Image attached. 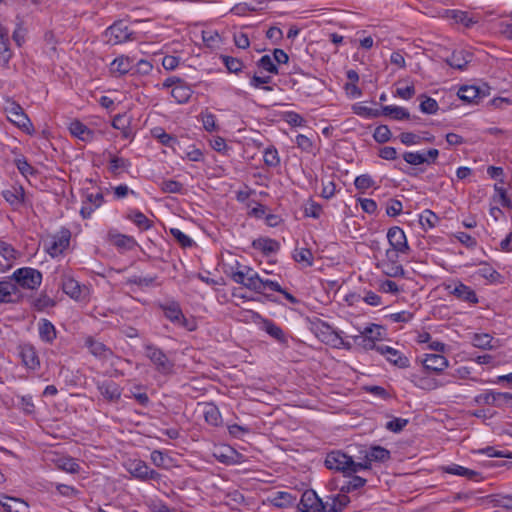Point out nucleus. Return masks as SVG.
<instances>
[{
  "instance_id": "393cba45",
  "label": "nucleus",
  "mask_w": 512,
  "mask_h": 512,
  "mask_svg": "<svg viewBox=\"0 0 512 512\" xmlns=\"http://www.w3.org/2000/svg\"><path fill=\"white\" fill-rule=\"evenodd\" d=\"M70 133L78 139L90 142L94 139V132L79 120H73L69 124Z\"/></svg>"
},
{
  "instance_id": "09e8293b",
  "label": "nucleus",
  "mask_w": 512,
  "mask_h": 512,
  "mask_svg": "<svg viewBox=\"0 0 512 512\" xmlns=\"http://www.w3.org/2000/svg\"><path fill=\"white\" fill-rule=\"evenodd\" d=\"M492 337L489 334H474L472 337L473 346L481 349H491Z\"/></svg>"
},
{
  "instance_id": "37998d69",
  "label": "nucleus",
  "mask_w": 512,
  "mask_h": 512,
  "mask_svg": "<svg viewBox=\"0 0 512 512\" xmlns=\"http://www.w3.org/2000/svg\"><path fill=\"white\" fill-rule=\"evenodd\" d=\"M132 61L128 57H118L111 63V71L120 75L128 73L132 69Z\"/></svg>"
},
{
  "instance_id": "f3484780",
  "label": "nucleus",
  "mask_w": 512,
  "mask_h": 512,
  "mask_svg": "<svg viewBox=\"0 0 512 512\" xmlns=\"http://www.w3.org/2000/svg\"><path fill=\"white\" fill-rule=\"evenodd\" d=\"M97 389L100 394L109 402H117L121 397V388L120 386L110 380H106L103 382H97Z\"/></svg>"
},
{
  "instance_id": "4468645a",
  "label": "nucleus",
  "mask_w": 512,
  "mask_h": 512,
  "mask_svg": "<svg viewBox=\"0 0 512 512\" xmlns=\"http://www.w3.org/2000/svg\"><path fill=\"white\" fill-rule=\"evenodd\" d=\"M448 292L456 297L459 300L471 303V304H477L478 303V297L475 293V291L463 284L462 282H455L453 284H449L447 286Z\"/></svg>"
},
{
  "instance_id": "8fccbe9b",
  "label": "nucleus",
  "mask_w": 512,
  "mask_h": 512,
  "mask_svg": "<svg viewBox=\"0 0 512 512\" xmlns=\"http://www.w3.org/2000/svg\"><path fill=\"white\" fill-rule=\"evenodd\" d=\"M403 159L411 165H420L423 163H429L427 157L420 152H405Z\"/></svg>"
},
{
  "instance_id": "de8ad7c7",
  "label": "nucleus",
  "mask_w": 512,
  "mask_h": 512,
  "mask_svg": "<svg viewBox=\"0 0 512 512\" xmlns=\"http://www.w3.org/2000/svg\"><path fill=\"white\" fill-rule=\"evenodd\" d=\"M222 62L231 73H239L243 68V62L231 56H221Z\"/></svg>"
},
{
  "instance_id": "e433bc0d",
  "label": "nucleus",
  "mask_w": 512,
  "mask_h": 512,
  "mask_svg": "<svg viewBox=\"0 0 512 512\" xmlns=\"http://www.w3.org/2000/svg\"><path fill=\"white\" fill-rule=\"evenodd\" d=\"M18 292L17 286L10 281H0V302H12V296Z\"/></svg>"
},
{
  "instance_id": "49530a36",
  "label": "nucleus",
  "mask_w": 512,
  "mask_h": 512,
  "mask_svg": "<svg viewBox=\"0 0 512 512\" xmlns=\"http://www.w3.org/2000/svg\"><path fill=\"white\" fill-rule=\"evenodd\" d=\"M263 160L266 166L275 168L280 165V157L275 147L271 146L264 150Z\"/></svg>"
},
{
  "instance_id": "3c124183",
  "label": "nucleus",
  "mask_w": 512,
  "mask_h": 512,
  "mask_svg": "<svg viewBox=\"0 0 512 512\" xmlns=\"http://www.w3.org/2000/svg\"><path fill=\"white\" fill-rule=\"evenodd\" d=\"M258 67L269 73L278 74V68L270 55L262 56L257 62Z\"/></svg>"
},
{
  "instance_id": "aec40b11",
  "label": "nucleus",
  "mask_w": 512,
  "mask_h": 512,
  "mask_svg": "<svg viewBox=\"0 0 512 512\" xmlns=\"http://www.w3.org/2000/svg\"><path fill=\"white\" fill-rule=\"evenodd\" d=\"M0 505L5 512H29L28 504L24 500L16 497L1 495Z\"/></svg>"
},
{
  "instance_id": "473e14b6",
  "label": "nucleus",
  "mask_w": 512,
  "mask_h": 512,
  "mask_svg": "<svg viewBox=\"0 0 512 512\" xmlns=\"http://www.w3.org/2000/svg\"><path fill=\"white\" fill-rule=\"evenodd\" d=\"M253 247L264 254H271L279 250V243L269 238H260L253 242Z\"/></svg>"
},
{
  "instance_id": "338daca9",
  "label": "nucleus",
  "mask_w": 512,
  "mask_h": 512,
  "mask_svg": "<svg viewBox=\"0 0 512 512\" xmlns=\"http://www.w3.org/2000/svg\"><path fill=\"white\" fill-rule=\"evenodd\" d=\"M408 424V420L404 418H393L392 420L386 423V429L392 431L394 433H398L404 429V427Z\"/></svg>"
},
{
  "instance_id": "f257e3e1",
  "label": "nucleus",
  "mask_w": 512,
  "mask_h": 512,
  "mask_svg": "<svg viewBox=\"0 0 512 512\" xmlns=\"http://www.w3.org/2000/svg\"><path fill=\"white\" fill-rule=\"evenodd\" d=\"M231 278L235 283L259 294H264L267 290L281 291L278 282L261 278L257 272L245 265L238 266L237 270L232 272Z\"/></svg>"
},
{
  "instance_id": "4c0bfd02",
  "label": "nucleus",
  "mask_w": 512,
  "mask_h": 512,
  "mask_svg": "<svg viewBox=\"0 0 512 512\" xmlns=\"http://www.w3.org/2000/svg\"><path fill=\"white\" fill-rule=\"evenodd\" d=\"M10 58L8 30H0V62L7 64Z\"/></svg>"
},
{
  "instance_id": "0e129e2a",
  "label": "nucleus",
  "mask_w": 512,
  "mask_h": 512,
  "mask_svg": "<svg viewBox=\"0 0 512 512\" xmlns=\"http://www.w3.org/2000/svg\"><path fill=\"white\" fill-rule=\"evenodd\" d=\"M354 112L357 115L366 117V118H377L382 116L381 109H373L366 106H359L354 108Z\"/></svg>"
},
{
  "instance_id": "7ed1b4c3",
  "label": "nucleus",
  "mask_w": 512,
  "mask_h": 512,
  "mask_svg": "<svg viewBox=\"0 0 512 512\" xmlns=\"http://www.w3.org/2000/svg\"><path fill=\"white\" fill-rule=\"evenodd\" d=\"M145 356L150 360L154 369L161 375H170L174 372V362L159 347L147 343L144 345Z\"/></svg>"
},
{
  "instance_id": "2f4dec72",
  "label": "nucleus",
  "mask_w": 512,
  "mask_h": 512,
  "mask_svg": "<svg viewBox=\"0 0 512 512\" xmlns=\"http://www.w3.org/2000/svg\"><path fill=\"white\" fill-rule=\"evenodd\" d=\"M382 116H391L395 120L409 119L410 113L403 107L387 105L381 108Z\"/></svg>"
},
{
  "instance_id": "423d86ee",
  "label": "nucleus",
  "mask_w": 512,
  "mask_h": 512,
  "mask_svg": "<svg viewBox=\"0 0 512 512\" xmlns=\"http://www.w3.org/2000/svg\"><path fill=\"white\" fill-rule=\"evenodd\" d=\"M71 232L63 228L44 240L45 251L53 258L60 256L69 246Z\"/></svg>"
},
{
  "instance_id": "dca6fc26",
  "label": "nucleus",
  "mask_w": 512,
  "mask_h": 512,
  "mask_svg": "<svg viewBox=\"0 0 512 512\" xmlns=\"http://www.w3.org/2000/svg\"><path fill=\"white\" fill-rule=\"evenodd\" d=\"M37 330L40 340L45 344L52 345L57 338L56 327L46 318L39 319L37 322Z\"/></svg>"
},
{
  "instance_id": "1a4fd4ad",
  "label": "nucleus",
  "mask_w": 512,
  "mask_h": 512,
  "mask_svg": "<svg viewBox=\"0 0 512 512\" xmlns=\"http://www.w3.org/2000/svg\"><path fill=\"white\" fill-rule=\"evenodd\" d=\"M61 286L63 292L76 301H87L89 299V288L85 285H80L78 281L69 275H63Z\"/></svg>"
},
{
  "instance_id": "f704fd0d",
  "label": "nucleus",
  "mask_w": 512,
  "mask_h": 512,
  "mask_svg": "<svg viewBox=\"0 0 512 512\" xmlns=\"http://www.w3.org/2000/svg\"><path fill=\"white\" fill-rule=\"evenodd\" d=\"M126 217L127 219L131 220L140 230H148L152 226V222L138 210H131Z\"/></svg>"
},
{
  "instance_id": "603ef678",
  "label": "nucleus",
  "mask_w": 512,
  "mask_h": 512,
  "mask_svg": "<svg viewBox=\"0 0 512 512\" xmlns=\"http://www.w3.org/2000/svg\"><path fill=\"white\" fill-rule=\"evenodd\" d=\"M373 137L378 143H385L391 138V131L387 125H379L376 127Z\"/></svg>"
},
{
  "instance_id": "a18cd8bd",
  "label": "nucleus",
  "mask_w": 512,
  "mask_h": 512,
  "mask_svg": "<svg viewBox=\"0 0 512 512\" xmlns=\"http://www.w3.org/2000/svg\"><path fill=\"white\" fill-rule=\"evenodd\" d=\"M383 334L384 329L382 326L377 324H370L369 326L365 327L363 331H361L360 335L373 341H379L383 338Z\"/></svg>"
},
{
  "instance_id": "4d7b16f0",
  "label": "nucleus",
  "mask_w": 512,
  "mask_h": 512,
  "mask_svg": "<svg viewBox=\"0 0 512 512\" xmlns=\"http://www.w3.org/2000/svg\"><path fill=\"white\" fill-rule=\"evenodd\" d=\"M58 466L68 473H77L80 469L79 464L73 458H61Z\"/></svg>"
},
{
  "instance_id": "6e6d98bb",
  "label": "nucleus",
  "mask_w": 512,
  "mask_h": 512,
  "mask_svg": "<svg viewBox=\"0 0 512 512\" xmlns=\"http://www.w3.org/2000/svg\"><path fill=\"white\" fill-rule=\"evenodd\" d=\"M304 213L307 217L318 219L322 213V207L320 204L310 200L304 206Z\"/></svg>"
},
{
  "instance_id": "864d4df0",
  "label": "nucleus",
  "mask_w": 512,
  "mask_h": 512,
  "mask_svg": "<svg viewBox=\"0 0 512 512\" xmlns=\"http://www.w3.org/2000/svg\"><path fill=\"white\" fill-rule=\"evenodd\" d=\"M438 103L435 99L425 96L420 103V110L426 114H435L438 111Z\"/></svg>"
},
{
  "instance_id": "58836bf2",
  "label": "nucleus",
  "mask_w": 512,
  "mask_h": 512,
  "mask_svg": "<svg viewBox=\"0 0 512 512\" xmlns=\"http://www.w3.org/2000/svg\"><path fill=\"white\" fill-rule=\"evenodd\" d=\"M495 29L504 38L512 40V15L499 19L495 23Z\"/></svg>"
},
{
  "instance_id": "680f3d73",
  "label": "nucleus",
  "mask_w": 512,
  "mask_h": 512,
  "mask_svg": "<svg viewBox=\"0 0 512 512\" xmlns=\"http://www.w3.org/2000/svg\"><path fill=\"white\" fill-rule=\"evenodd\" d=\"M270 81H271V77L270 76L260 77V76L254 75L250 79V85L252 87H254V88H260V89H263L265 91H272L273 88L271 86H265V84L270 83Z\"/></svg>"
},
{
  "instance_id": "c9c22d12",
  "label": "nucleus",
  "mask_w": 512,
  "mask_h": 512,
  "mask_svg": "<svg viewBox=\"0 0 512 512\" xmlns=\"http://www.w3.org/2000/svg\"><path fill=\"white\" fill-rule=\"evenodd\" d=\"M443 469L446 473L465 477L467 479H475L479 475L478 472L457 464L446 466Z\"/></svg>"
},
{
  "instance_id": "ddd939ff",
  "label": "nucleus",
  "mask_w": 512,
  "mask_h": 512,
  "mask_svg": "<svg viewBox=\"0 0 512 512\" xmlns=\"http://www.w3.org/2000/svg\"><path fill=\"white\" fill-rule=\"evenodd\" d=\"M131 32L123 21L115 22L105 31V41L110 45H117L130 39Z\"/></svg>"
},
{
  "instance_id": "ea45409f",
  "label": "nucleus",
  "mask_w": 512,
  "mask_h": 512,
  "mask_svg": "<svg viewBox=\"0 0 512 512\" xmlns=\"http://www.w3.org/2000/svg\"><path fill=\"white\" fill-rule=\"evenodd\" d=\"M128 284H134L141 288L159 286L158 276H132L127 280Z\"/></svg>"
},
{
  "instance_id": "13d9d810",
  "label": "nucleus",
  "mask_w": 512,
  "mask_h": 512,
  "mask_svg": "<svg viewBox=\"0 0 512 512\" xmlns=\"http://www.w3.org/2000/svg\"><path fill=\"white\" fill-rule=\"evenodd\" d=\"M295 143L304 152L311 153L313 151V141L306 135L298 134Z\"/></svg>"
},
{
  "instance_id": "5fc2aeb1",
  "label": "nucleus",
  "mask_w": 512,
  "mask_h": 512,
  "mask_svg": "<svg viewBox=\"0 0 512 512\" xmlns=\"http://www.w3.org/2000/svg\"><path fill=\"white\" fill-rule=\"evenodd\" d=\"M366 484V479L360 476H352L351 479L341 488L342 492H351L363 487Z\"/></svg>"
},
{
  "instance_id": "6e6552de",
  "label": "nucleus",
  "mask_w": 512,
  "mask_h": 512,
  "mask_svg": "<svg viewBox=\"0 0 512 512\" xmlns=\"http://www.w3.org/2000/svg\"><path fill=\"white\" fill-rule=\"evenodd\" d=\"M250 316V319L258 324L260 328L265 331L271 338L276 340L277 342L281 344H287L288 343V337L286 333L283 331V329L276 325L272 320L263 318L259 313L248 311L247 312Z\"/></svg>"
},
{
  "instance_id": "412c9836",
  "label": "nucleus",
  "mask_w": 512,
  "mask_h": 512,
  "mask_svg": "<svg viewBox=\"0 0 512 512\" xmlns=\"http://www.w3.org/2000/svg\"><path fill=\"white\" fill-rule=\"evenodd\" d=\"M512 399V394L501 392H486L475 397L478 404L500 405L501 402Z\"/></svg>"
},
{
  "instance_id": "6ab92c4d",
  "label": "nucleus",
  "mask_w": 512,
  "mask_h": 512,
  "mask_svg": "<svg viewBox=\"0 0 512 512\" xmlns=\"http://www.w3.org/2000/svg\"><path fill=\"white\" fill-rule=\"evenodd\" d=\"M20 357L22 363L30 370H36L40 367V360L36 349L30 344L20 346Z\"/></svg>"
},
{
  "instance_id": "bb28decb",
  "label": "nucleus",
  "mask_w": 512,
  "mask_h": 512,
  "mask_svg": "<svg viewBox=\"0 0 512 512\" xmlns=\"http://www.w3.org/2000/svg\"><path fill=\"white\" fill-rule=\"evenodd\" d=\"M5 200L14 207H19L24 203L25 192L21 186H14L3 191Z\"/></svg>"
},
{
  "instance_id": "69168bd1",
  "label": "nucleus",
  "mask_w": 512,
  "mask_h": 512,
  "mask_svg": "<svg viewBox=\"0 0 512 512\" xmlns=\"http://www.w3.org/2000/svg\"><path fill=\"white\" fill-rule=\"evenodd\" d=\"M55 302L47 295L41 294L38 298H36L33 302V306L38 311H42L48 307H53Z\"/></svg>"
},
{
  "instance_id": "2eb2a0df",
  "label": "nucleus",
  "mask_w": 512,
  "mask_h": 512,
  "mask_svg": "<svg viewBox=\"0 0 512 512\" xmlns=\"http://www.w3.org/2000/svg\"><path fill=\"white\" fill-rule=\"evenodd\" d=\"M377 352L384 355L390 363L399 368H407L409 366V359L403 353L390 346L381 344L377 347Z\"/></svg>"
},
{
  "instance_id": "5701e85b",
  "label": "nucleus",
  "mask_w": 512,
  "mask_h": 512,
  "mask_svg": "<svg viewBox=\"0 0 512 512\" xmlns=\"http://www.w3.org/2000/svg\"><path fill=\"white\" fill-rule=\"evenodd\" d=\"M472 60V54L465 50H455L446 62L452 68L464 70L468 63Z\"/></svg>"
},
{
  "instance_id": "a211bd4d",
  "label": "nucleus",
  "mask_w": 512,
  "mask_h": 512,
  "mask_svg": "<svg viewBox=\"0 0 512 512\" xmlns=\"http://www.w3.org/2000/svg\"><path fill=\"white\" fill-rule=\"evenodd\" d=\"M302 512H323V502L318 498L314 491H306L303 493L301 500Z\"/></svg>"
},
{
  "instance_id": "cd10ccee",
  "label": "nucleus",
  "mask_w": 512,
  "mask_h": 512,
  "mask_svg": "<svg viewBox=\"0 0 512 512\" xmlns=\"http://www.w3.org/2000/svg\"><path fill=\"white\" fill-rule=\"evenodd\" d=\"M192 89L190 86L181 80L180 83L175 85L171 90V96L176 100L177 103H185L187 102L191 95H192Z\"/></svg>"
},
{
  "instance_id": "0eeeda50",
  "label": "nucleus",
  "mask_w": 512,
  "mask_h": 512,
  "mask_svg": "<svg viewBox=\"0 0 512 512\" xmlns=\"http://www.w3.org/2000/svg\"><path fill=\"white\" fill-rule=\"evenodd\" d=\"M11 278L24 289H37L42 282V274L37 269L23 267L15 270Z\"/></svg>"
},
{
  "instance_id": "20e7f679",
  "label": "nucleus",
  "mask_w": 512,
  "mask_h": 512,
  "mask_svg": "<svg viewBox=\"0 0 512 512\" xmlns=\"http://www.w3.org/2000/svg\"><path fill=\"white\" fill-rule=\"evenodd\" d=\"M387 240L391 246V249L386 251V257L395 262L397 254H407L410 251L407 237L403 229L398 226H393L388 229Z\"/></svg>"
},
{
  "instance_id": "b1692460",
  "label": "nucleus",
  "mask_w": 512,
  "mask_h": 512,
  "mask_svg": "<svg viewBox=\"0 0 512 512\" xmlns=\"http://www.w3.org/2000/svg\"><path fill=\"white\" fill-rule=\"evenodd\" d=\"M423 366L427 370L441 372L448 367V360L441 354H427L423 360Z\"/></svg>"
},
{
  "instance_id": "f03ea898",
  "label": "nucleus",
  "mask_w": 512,
  "mask_h": 512,
  "mask_svg": "<svg viewBox=\"0 0 512 512\" xmlns=\"http://www.w3.org/2000/svg\"><path fill=\"white\" fill-rule=\"evenodd\" d=\"M325 466L330 470L342 472L345 476H352L361 471V465L351 456L336 450L331 451L325 458Z\"/></svg>"
},
{
  "instance_id": "f8f14e48",
  "label": "nucleus",
  "mask_w": 512,
  "mask_h": 512,
  "mask_svg": "<svg viewBox=\"0 0 512 512\" xmlns=\"http://www.w3.org/2000/svg\"><path fill=\"white\" fill-rule=\"evenodd\" d=\"M390 458L391 454L389 450L382 446L375 445L364 451V457L358 464L362 466L361 470H370L372 463H385L390 460Z\"/></svg>"
},
{
  "instance_id": "9b49d317",
  "label": "nucleus",
  "mask_w": 512,
  "mask_h": 512,
  "mask_svg": "<svg viewBox=\"0 0 512 512\" xmlns=\"http://www.w3.org/2000/svg\"><path fill=\"white\" fill-rule=\"evenodd\" d=\"M162 309L165 317L175 325L183 327L188 331H193L196 329L195 321L189 320L183 315L178 303L172 302L170 304L163 305Z\"/></svg>"
},
{
  "instance_id": "774afa93",
  "label": "nucleus",
  "mask_w": 512,
  "mask_h": 512,
  "mask_svg": "<svg viewBox=\"0 0 512 512\" xmlns=\"http://www.w3.org/2000/svg\"><path fill=\"white\" fill-rule=\"evenodd\" d=\"M402 202L397 199H390L386 206V213L390 217H395L402 212Z\"/></svg>"
},
{
  "instance_id": "bf43d9fd",
  "label": "nucleus",
  "mask_w": 512,
  "mask_h": 512,
  "mask_svg": "<svg viewBox=\"0 0 512 512\" xmlns=\"http://www.w3.org/2000/svg\"><path fill=\"white\" fill-rule=\"evenodd\" d=\"M161 190L165 193H181L183 185L175 180H164L161 183Z\"/></svg>"
},
{
  "instance_id": "72a5a7b5",
  "label": "nucleus",
  "mask_w": 512,
  "mask_h": 512,
  "mask_svg": "<svg viewBox=\"0 0 512 512\" xmlns=\"http://www.w3.org/2000/svg\"><path fill=\"white\" fill-rule=\"evenodd\" d=\"M109 170L112 174L118 175L119 173L128 170L130 167L129 160L114 156L109 153Z\"/></svg>"
},
{
  "instance_id": "c85d7f7f",
  "label": "nucleus",
  "mask_w": 512,
  "mask_h": 512,
  "mask_svg": "<svg viewBox=\"0 0 512 512\" xmlns=\"http://www.w3.org/2000/svg\"><path fill=\"white\" fill-rule=\"evenodd\" d=\"M293 259L302 264L303 267H311L313 265V253L308 248H298L296 247L293 251Z\"/></svg>"
},
{
  "instance_id": "9d476101",
  "label": "nucleus",
  "mask_w": 512,
  "mask_h": 512,
  "mask_svg": "<svg viewBox=\"0 0 512 512\" xmlns=\"http://www.w3.org/2000/svg\"><path fill=\"white\" fill-rule=\"evenodd\" d=\"M126 468L134 478L141 481L160 479V474L151 469L146 462L140 459L129 460L126 463Z\"/></svg>"
},
{
  "instance_id": "7c9ffc66",
  "label": "nucleus",
  "mask_w": 512,
  "mask_h": 512,
  "mask_svg": "<svg viewBox=\"0 0 512 512\" xmlns=\"http://www.w3.org/2000/svg\"><path fill=\"white\" fill-rule=\"evenodd\" d=\"M203 416L205 421L212 426H218L222 422L221 414L214 404L204 405Z\"/></svg>"
},
{
  "instance_id": "4be33fe9",
  "label": "nucleus",
  "mask_w": 512,
  "mask_h": 512,
  "mask_svg": "<svg viewBox=\"0 0 512 512\" xmlns=\"http://www.w3.org/2000/svg\"><path fill=\"white\" fill-rule=\"evenodd\" d=\"M108 240L116 247L125 250H132L136 241L132 236L120 234L115 230H110L107 234Z\"/></svg>"
},
{
  "instance_id": "79ce46f5",
  "label": "nucleus",
  "mask_w": 512,
  "mask_h": 512,
  "mask_svg": "<svg viewBox=\"0 0 512 512\" xmlns=\"http://www.w3.org/2000/svg\"><path fill=\"white\" fill-rule=\"evenodd\" d=\"M457 95L462 101L472 103L480 97V91L476 86H463L459 89Z\"/></svg>"
},
{
  "instance_id": "39448f33",
  "label": "nucleus",
  "mask_w": 512,
  "mask_h": 512,
  "mask_svg": "<svg viewBox=\"0 0 512 512\" xmlns=\"http://www.w3.org/2000/svg\"><path fill=\"white\" fill-rule=\"evenodd\" d=\"M3 109L11 123L27 133H31L33 131V124L31 120L17 102L10 98L6 99Z\"/></svg>"
},
{
  "instance_id": "052dcab7",
  "label": "nucleus",
  "mask_w": 512,
  "mask_h": 512,
  "mask_svg": "<svg viewBox=\"0 0 512 512\" xmlns=\"http://www.w3.org/2000/svg\"><path fill=\"white\" fill-rule=\"evenodd\" d=\"M414 377H415V380H413V381H414L415 385L422 389L432 390V389H436L442 385V383H439L438 381H436L434 379L423 378V377L417 378L416 376H414Z\"/></svg>"
},
{
  "instance_id": "a19ab883",
  "label": "nucleus",
  "mask_w": 512,
  "mask_h": 512,
  "mask_svg": "<svg viewBox=\"0 0 512 512\" xmlns=\"http://www.w3.org/2000/svg\"><path fill=\"white\" fill-rule=\"evenodd\" d=\"M439 222V217L431 210L426 209L419 215V223L424 230L434 228Z\"/></svg>"
},
{
  "instance_id": "c03bdc74",
  "label": "nucleus",
  "mask_w": 512,
  "mask_h": 512,
  "mask_svg": "<svg viewBox=\"0 0 512 512\" xmlns=\"http://www.w3.org/2000/svg\"><path fill=\"white\" fill-rule=\"evenodd\" d=\"M476 274L479 277L484 278V279L488 280L491 283L499 282L500 278H501L500 273H498L493 267H491L488 264L482 265L477 270Z\"/></svg>"
},
{
  "instance_id": "c756f323",
  "label": "nucleus",
  "mask_w": 512,
  "mask_h": 512,
  "mask_svg": "<svg viewBox=\"0 0 512 512\" xmlns=\"http://www.w3.org/2000/svg\"><path fill=\"white\" fill-rule=\"evenodd\" d=\"M86 346L89 351L96 357L107 358L112 354L111 350L107 348L102 342L96 341L93 338L86 340Z\"/></svg>"
},
{
  "instance_id": "e2e57ef3",
  "label": "nucleus",
  "mask_w": 512,
  "mask_h": 512,
  "mask_svg": "<svg viewBox=\"0 0 512 512\" xmlns=\"http://www.w3.org/2000/svg\"><path fill=\"white\" fill-rule=\"evenodd\" d=\"M171 235L181 244L183 247H191L193 244V240L187 236L185 233H183L178 228H171L170 229Z\"/></svg>"
},
{
  "instance_id": "a878e982",
  "label": "nucleus",
  "mask_w": 512,
  "mask_h": 512,
  "mask_svg": "<svg viewBox=\"0 0 512 512\" xmlns=\"http://www.w3.org/2000/svg\"><path fill=\"white\" fill-rule=\"evenodd\" d=\"M269 502L278 508H285L292 506L295 502V497L286 491L274 492L269 498Z\"/></svg>"
}]
</instances>
